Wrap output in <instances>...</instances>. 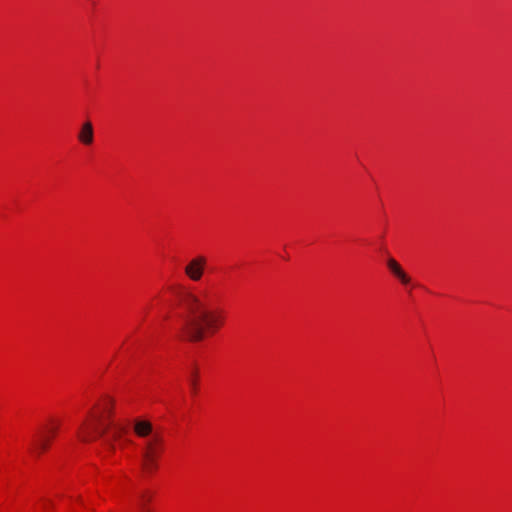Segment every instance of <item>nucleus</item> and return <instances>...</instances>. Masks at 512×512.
<instances>
[{
	"label": "nucleus",
	"instance_id": "nucleus-8",
	"mask_svg": "<svg viewBox=\"0 0 512 512\" xmlns=\"http://www.w3.org/2000/svg\"><path fill=\"white\" fill-rule=\"evenodd\" d=\"M151 496L147 493H141L138 496V506L142 512H150V510L147 508V504L150 502Z\"/></svg>",
	"mask_w": 512,
	"mask_h": 512
},
{
	"label": "nucleus",
	"instance_id": "nucleus-1",
	"mask_svg": "<svg viewBox=\"0 0 512 512\" xmlns=\"http://www.w3.org/2000/svg\"><path fill=\"white\" fill-rule=\"evenodd\" d=\"M180 304L187 312L183 333L191 342L202 341L207 332H214L224 323L223 311L211 309L191 291H184L179 296Z\"/></svg>",
	"mask_w": 512,
	"mask_h": 512
},
{
	"label": "nucleus",
	"instance_id": "nucleus-7",
	"mask_svg": "<svg viewBox=\"0 0 512 512\" xmlns=\"http://www.w3.org/2000/svg\"><path fill=\"white\" fill-rule=\"evenodd\" d=\"M48 441L49 440L44 435L39 436V438L34 442V452L41 453L46 450L48 447Z\"/></svg>",
	"mask_w": 512,
	"mask_h": 512
},
{
	"label": "nucleus",
	"instance_id": "nucleus-10",
	"mask_svg": "<svg viewBox=\"0 0 512 512\" xmlns=\"http://www.w3.org/2000/svg\"><path fill=\"white\" fill-rule=\"evenodd\" d=\"M42 501H43V506H44V508H47V507H49V506H51V505H52V503H51V501H50V500L43 499Z\"/></svg>",
	"mask_w": 512,
	"mask_h": 512
},
{
	"label": "nucleus",
	"instance_id": "nucleus-9",
	"mask_svg": "<svg viewBox=\"0 0 512 512\" xmlns=\"http://www.w3.org/2000/svg\"><path fill=\"white\" fill-rule=\"evenodd\" d=\"M197 376H198V372L196 369H194L192 372H191V376H190V379H189V383H190V386H191V391L193 394H195L197 392Z\"/></svg>",
	"mask_w": 512,
	"mask_h": 512
},
{
	"label": "nucleus",
	"instance_id": "nucleus-3",
	"mask_svg": "<svg viewBox=\"0 0 512 512\" xmlns=\"http://www.w3.org/2000/svg\"><path fill=\"white\" fill-rule=\"evenodd\" d=\"M134 431L138 437L146 439L141 453L142 467L147 472H153L157 469L163 438L158 432H154L152 423L147 420H136Z\"/></svg>",
	"mask_w": 512,
	"mask_h": 512
},
{
	"label": "nucleus",
	"instance_id": "nucleus-2",
	"mask_svg": "<svg viewBox=\"0 0 512 512\" xmlns=\"http://www.w3.org/2000/svg\"><path fill=\"white\" fill-rule=\"evenodd\" d=\"M128 426L112 418L111 401L106 400L98 411L90 414V420L85 421L78 431L82 442H90L103 437V445L111 452L115 450L114 441L126 433Z\"/></svg>",
	"mask_w": 512,
	"mask_h": 512
},
{
	"label": "nucleus",
	"instance_id": "nucleus-6",
	"mask_svg": "<svg viewBox=\"0 0 512 512\" xmlns=\"http://www.w3.org/2000/svg\"><path fill=\"white\" fill-rule=\"evenodd\" d=\"M387 267L391 273L400 280L402 284L407 285L411 282V278L406 274V272L395 259L388 258Z\"/></svg>",
	"mask_w": 512,
	"mask_h": 512
},
{
	"label": "nucleus",
	"instance_id": "nucleus-5",
	"mask_svg": "<svg viewBox=\"0 0 512 512\" xmlns=\"http://www.w3.org/2000/svg\"><path fill=\"white\" fill-rule=\"evenodd\" d=\"M77 138L83 145H91L94 141V129L90 121H85L78 132Z\"/></svg>",
	"mask_w": 512,
	"mask_h": 512
},
{
	"label": "nucleus",
	"instance_id": "nucleus-4",
	"mask_svg": "<svg viewBox=\"0 0 512 512\" xmlns=\"http://www.w3.org/2000/svg\"><path fill=\"white\" fill-rule=\"evenodd\" d=\"M207 259L203 255L192 258L184 268V273L191 281L198 282L204 275Z\"/></svg>",
	"mask_w": 512,
	"mask_h": 512
}]
</instances>
